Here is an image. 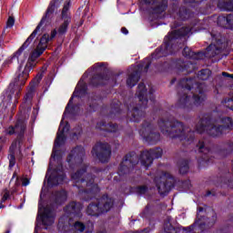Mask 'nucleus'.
I'll return each instance as SVG.
<instances>
[{"mask_svg": "<svg viewBox=\"0 0 233 233\" xmlns=\"http://www.w3.org/2000/svg\"><path fill=\"white\" fill-rule=\"evenodd\" d=\"M158 128L163 136H167V137H179L181 141L194 139V132L177 121L172 122L170 120L160 119L158 121Z\"/></svg>", "mask_w": 233, "mask_h": 233, "instance_id": "f257e3e1", "label": "nucleus"}, {"mask_svg": "<svg viewBox=\"0 0 233 233\" xmlns=\"http://www.w3.org/2000/svg\"><path fill=\"white\" fill-rule=\"evenodd\" d=\"M222 125H216L210 123V120L202 119L200 120L196 127L198 134H203L206 132L212 137H219L222 134H225L226 130H230L233 127V121L230 117L223 118Z\"/></svg>", "mask_w": 233, "mask_h": 233, "instance_id": "f03ea898", "label": "nucleus"}, {"mask_svg": "<svg viewBox=\"0 0 233 233\" xmlns=\"http://www.w3.org/2000/svg\"><path fill=\"white\" fill-rule=\"evenodd\" d=\"M152 94H154V89L150 86H145L141 83L137 86V96L139 101L138 106L135 107L131 113H128V116H133L131 121H139V117L143 116V108H147L148 105V97L152 99Z\"/></svg>", "mask_w": 233, "mask_h": 233, "instance_id": "7ed1b4c3", "label": "nucleus"}, {"mask_svg": "<svg viewBox=\"0 0 233 233\" xmlns=\"http://www.w3.org/2000/svg\"><path fill=\"white\" fill-rule=\"evenodd\" d=\"M56 220V213H54V209L50 207L43 208L41 206V202L38 205V216L36 218V226L35 228V233H39V225L45 227L46 230H47L48 227H52L54 225V221Z\"/></svg>", "mask_w": 233, "mask_h": 233, "instance_id": "20e7f679", "label": "nucleus"}, {"mask_svg": "<svg viewBox=\"0 0 233 233\" xmlns=\"http://www.w3.org/2000/svg\"><path fill=\"white\" fill-rule=\"evenodd\" d=\"M114 205V200L108 196L102 197L96 205L91 204L87 208L88 216H99L105 212H108Z\"/></svg>", "mask_w": 233, "mask_h": 233, "instance_id": "39448f33", "label": "nucleus"}, {"mask_svg": "<svg viewBox=\"0 0 233 233\" xmlns=\"http://www.w3.org/2000/svg\"><path fill=\"white\" fill-rule=\"evenodd\" d=\"M58 230L63 233H79L85 230V224L79 221L74 223L72 218H68V217L64 216L59 219Z\"/></svg>", "mask_w": 233, "mask_h": 233, "instance_id": "423d86ee", "label": "nucleus"}, {"mask_svg": "<svg viewBox=\"0 0 233 233\" xmlns=\"http://www.w3.org/2000/svg\"><path fill=\"white\" fill-rule=\"evenodd\" d=\"M154 183L160 196H167L172 188V178L168 173H157Z\"/></svg>", "mask_w": 233, "mask_h": 233, "instance_id": "0eeeda50", "label": "nucleus"}, {"mask_svg": "<svg viewBox=\"0 0 233 233\" xmlns=\"http://www.w3.org/2000/svg\"><path fill=\"white\" fill-rule=\"evenodd\" d=\"M56 35H57V30L56 29L51 32V35L47 34L44 35L35 50L33 51L28 59H37V57H39L48 47V42L52 41Z\"/></svg>", "mask_w": 233, "mask_h": 233, "instance_id": "6e6552de", "label": "nucleus"}, {"mask_svg": "<svg viewBox=\"0 0 233 233\" xmlns=\"http://www.w3.org/2000/svg\"><path fill=\"white\" fill-rule=\"evenodd\" d=\"M139 134L147 143H157V141H159V133L154 132V126L148 122L143 124L139 129Z\"/></svg>", "mask_w": 233, "mask_h": 233, "instance_id": "1a4fd4ad", "label": "nucleus"}, {"mask_svg": "<svg viewBox=\"0 0 233 233\" xmlns=\"http://www.w3.org/2000/svg\"><path fill=\"white\" fill-rule=\"evenodd\" d=\"M163 156V149L157 147L149 151H144L140 157V162L143 167L148 168L154 159H159Z\"/></svg>", "mask_w": 233, "mask_h": 233, "instance_id": "9d476101", "label": "nucleus"}, {"mask_svg": "<svg viewBox=\"0 0 233 233\" xmlns=\"http://www.w3.org/2000/svg\"><path fill=\"white\" fill-rule=\"evenodd\" d=\"M70 130V125L63 122V120L60 123L58 132L56 134V139L55 141V147L57 148V147H61L63 143H65V140L66 139V133ZM56 148L53 149V154L51 156L52 159H56Z\"/></svg>", "mask_w": 233, "mask_h": 233, "instance_id": "9b49d317", "label": "nucleus"}, {"mask_svg": "<svg viewBox=\"0 0 233 233\" xmlns=\"http://www.w3.org/2000/svg\"><path fill=\"white\" fill-rule=\"evenodd\" d=\"M46 179H47L48 187H56V185H61V183L65 181V173L62 168L55 169L53 171H50L49 168Z\"/></svg>", "mask_w": 233, "mask_h": 233, "instance_id": "f8f14e48", "label": "nucleus"}, {"mask_svg": "<svg viewBox=\"0 0 233 233\" xmlns=\"http://www.w3.org/2000/svg\"><path fill=\"white\" fill-rule=\"evenodd\" d=\"M70 8V2H66L64 5L62 10V24L57 29V34L63 35V34H66V30H68V25L72 23V16H70V13H68V9Z\"/></svg>", "mask_w": 233, "mask_h": 233, "instance_id": "ddd939ff", "label": "nucleus"}, {"mask_svg": "<svg viewBox=\"0 0 233 233\" xmlns=\"http://www.w3.org/2000/svg\"><path fill=\"white\" fill-rule=\"evenodd\" d=\"M93 155L96 154L101 163H106L110 159V146L108 144H97L93 148Z\"/></svg>", "mask_w": 233, "mask_h": 233, "instance_id": "4468645a", "label": "nucleus"}, {"mask_svg": "<svg viewBox=\"0 0 233 233\" xmlns=\"http://www.w3.org/2000/svg\"><path fill=\"white\" fill-rule=\"evenodd\" d=\"M26 128V124L23 120H18L14 127H9L7 129H5V133L8 136H13V134H18L21 136L22 134L25 133V130Z\"/></svg>", "mask_w": 233, "mask_h": 233, "instance_id": "2eb2a0df", "label": "nucleus"}, {"mask_svg": "<svg viewBox=\"0 0 233 233\" xmlns=\"http://www.w3.org/2000/svg\"><path fill=\"white\" fill-rule=\"evenodd\" d=\"M83 157H85V148L83 147H77L71 151L67 161L70 163V161L74 159L76 163H81V161H83Z\"/></svg>", "mask_w": 233, "mask_h": 233, "instance_id": "dca6fc26", "label": "nucleus"}, {"mask_svg": "<svg viewBox=\"0 0 233 233\" xmlns=\"http://www.w3.org/2000/svg\"><path fill=\"white\" fill-rule=\"evenodd\" d=\"M83 92H85V83L83 81H80V82H78L76 88L75 92L73 93V96L71 97V99L69 100V102L66 107L64 116L70 113V108L72 106V100L74 99V97H77L79 96V94H83Z\"/></svg>", "mask_w": 233, "mask_h": 233, "instance_id": "f3484780", "label": "nucleus"}, {"mask_svg": "<svg viewBox=\"0 0 233 233\" xmlns=\"http://www.w3.org/2000/svg\"><path fill=\"white\" fill-rule=\"evenodd\" d=\"M192 32L190 27H182L180 30L172 31L167 37H168L169 41L174 39H178V37H185V35H188Z\"/></svg>", "mask_w": 233, "mask_h": 233, "instance_id": "a211bd4d", "label": "nucleus"}, {"mask_svg": "<svg viewBox=\"0 0 233 233\" xmlns=\"http://www.w3.org/2000/svg\"><path fill=\"white\" fill-rule=\"evenodd\" d=\"M218 25L223 28H232L233 26V15H228L227 16H219L218 18Z\"/></svg>", "mask_w": 233, "mask_h": 233, "instance_id": "6ab92c4d", "label": "nucleus"}, {"mask_svg": "<svg viewBox=\"0 0 233 233\" xmlns=\"http://www.w3.org/2000/svg\"><path fill=\"white\" fill-rule=\"evenodd\" d=\"M19 145H20V142L15 140V142H13V144L10 147L9 150L12 153L9 156V167L10 168L15 167V157L14 156V152H15L16 148H19Z\"/></svg>", "mask_w": 233, "mask_h": 233, "instance_id": "aec40b11", "label": "nucleus"}, {"mask_svg": "<svg viewBox=\"0 0 233 233\" xmlns=\"http://www.w3.org/2000/svg\"><path fill=\"white\" fill-rule=\"evenodd\" d=\"M139 81V74L137 72H134L131 75H129L127 80V86H136V84Z\"/></svg>", "mask_w": 233, "mask_h": 233, "instance_id": "412c9836", "label": "nucleus"}, {"mask_svg": "<svg viewBox=\"0 0 233 233\" xmlns=\"http://www.w3.org/2000/svg\"><path fill=\"white\" fill-rule=\"evenodd\" d=\"M86 185L90 188L91 192H97L99 190L97 184H94V177H92L90 175L86 177Z\"/></svg>", "mask_w": 233, "mask_h": 233, "instance_id": "4be33fe9", "label": "nucleus"}, {"mask_svg": "<svg viewBox=\"0 0 233 233\" xmlns=\"http://www.w3.org/2000/svg\"><path fill=\"white\" fill-rule=\"evenodd\" d=\"M86 168L85 166H83L82 171H77L76 173L72 175V179L73 181H75L76 183H79V181H81V183H85V179L81 178L83 177V174H85Z\"/></svg>", "mask_w": 233, "mask_h": 233, "instance_id": "5701e85b", "label": "nucleus"}, {"mask_svg": "<svg viewBox=\"0 0 233 233\" xmlns=\"http://www.w3.org/2000/svg\"><path fill=\"white\" fill-rule=\"evenodd\" d=\"M65 210L66 214H76V212H79L80 210L79 204L72 202L66 208Z\"/></svg>", "mask_w": 233, "mask_h": 233, "instance_id": "b1692460", "label": "nucleus"}, {"mask_svg": "<svg viewBox=\"0 0 233 233\" xmlns=\"http://www.w3.org/2000/svg\"><path fill=\"white\" fill-rule=\"evenodd\" d=\"M218 8L227 12H233V2L218 3Z\"/></svg>", "mask_w": 233, "mask_h": 233, "instance_id": "393cba45", "label": "nucleus"}, {"mask_svg": "<svg viewBox=\"0 0 233 233\" xmlns=\"http://www.w3.org/2000/svg\"><path fill=\"white\" fill-rule=\"evenodd\" d=\"M193 101L195 105H201L205 101V94L203 92L198 91V96H193Z\"/></svg>", "mask_w": 233, "mask_h": 233, "instance_id": "a878e982", "label": "nucleus"}, {"mask_svg": "<svg viewBox=\"0 0 233 233\" xmlns=\"http://www.w3.org/2000/svg\"><path fill=\"white\" fill-rule=\"evenodd\" d=\"M63 201H66V191H60L56 193V203H63Z\"/></svg>", "mask_w": 233, "mask_h": 233, "instance_id": "bb28decb", "label": "nucleus"}, {"mask_svg": "<svg viewBox=\"0 0 233 233\" xmlns=\"http://www.w3.org/2000/svg\"><path fill=\"white\" fill-rule=\"evenodd\" d=\"M167 3L166 0H164L159 5H157V7L156 8V12L157 13L165 12V10H167Z\"/></svg>", "mask_w": 233, "mask_h": 233, "instance_id": "cd10ccee", "label": "nucleus"}, {"mask_svg": "<svg viewBox=\"0 0 233 233\" xmlns=\"http://www.w3.org/2000/svg\"><path fill=\"white\" fill-rule=\"evenodd\" d=\"M14 25H15V20L14 19V17L9 16L6 22L5 28H12Z\"/></svg>", "mask_w": 233, "mask_h": 233, "instance_id": "c85d7f7f", "label": "nucleus"}, {"mask_svg": "<svg viewBox=\"0 0 233 233\" xmlns=\"http://www.w3.org/2000/svg\"><path fill=\"white\" fill-rule=\"evenodd\" d=\"M210 76V70L204 69L200 71V79H207Z\"/></svg>", "mask_w": 233, "mask_h": 233, "instance_id": "c756f323", "label": "nucleus"}, {"mask_svg": "<svg viewBox=\"0 0 233 233\" xmlns=\"http://www.w3.org/2000/svg\"><path fill=\"white\" fill-rule=\"evenodd\" d=\"M188 170V162L184 161L180 166V174H185Z\"/></svg>", "mask_w": 233, "mask_h": 233, "instance_id": "7c9ffc66", "label": "nucleus"}, {"mask_svg": "<svg viewBox=\"0 0 233 233\" xmlns=\"http://www.w3.org/2000/svg\"><path fill=\"white\" fill-rule=\"evenodd\" d=\"M9 198H10V191H8V189H5L3 191L1 203H5V201H6V199H9Z\"/></svg>", "mask_w": 233, "mask_h": 233, "instance_id": "2f4dec72", "label": "nucleus"}, {"mask_svg": "<svg viewBox=\"0 0 233 233\" xmlns=\"http://www.w3.org/2000/svg\"><path fill=\"white\" fill-rule=\"evenodd\" d=\"M103 66H105L104 63H96L93 66V69L95 70V72H97L99 70H103Z\"/></svg>", "mask_w": 233, "mask_h": 233, "instance_id": "473e14b6", "label": "nucleus"}, {"mask_svg": "<svg viewBox=\"0 0 233 233\" xmlns=\"http://www.w3.org/2000/svg\"><path fill=\"white\" fill-rule=\"evenodd\" d=\"M147 190H148V187H147L146 186H142L137 187V194L143 195V194H147Z\"/></svg>", "mask_w": 233, "mask_h": 233, "instance_id": "72a5a7b5", "label": "nucleus"}, {"mask_svg": "<svg viewBox=\"0 0 233 233\" xmlns=\"http://www.w3.org/2000/svg\"><path fill=\"white\" fill-rule=\"evenodd\" d=\"M187 101H190V96L184 95L183 96L180 97L179 103L181 105H185L186 103H187Z\"/></svg>", "mask_w": 233, "mask_h": 233, "instance_id": "f704fd0d", "label": "nucleus"}, {"mask_svg": "<svg viewBox=\"0 0 233 233\" xmlns=\"http://www.w3.org/2000/svg\"><path fill=\"white\" fill-rule=\"evenodd\" d=\"M198 147L199 148L200 152H205L207 150V147H205V143L199 142L198 145Z\"/></svg>", "mask_w": 233, "mask_h": 233, "instance_id": "c9c22d12", "label": "nucleus"}, {"mask_svg": "<svg viewBox=\"0 0 233 233\" xmlns=\"http://www.w3.org/2000/svg\"><path fill=\"white\" fill-rule=\"evenodd\" d=\"M183 56L186 57H190V49L188 47L184 48Z\"/></svg>", "mask_w": 233, "mask_h": 233, "instance_id": "e433bc0d", "label": "nucleus"}, {"mask_svg": "<svg viewBox=\"0 0 233 233\" xmlns=\"http://www.w3.org/2000/svg\"><path fill=\"white\" fill-rule=\"evenodd\" d=\"M22 185H23V187H28V185H30V179L23 178L22 179Z\"/></svg>", "mask_w": 233, "mask_h": 233, "instance_id": "4c0bfd02", "label": "nucleus"}, {"mask_svg": "<svg viewBox=\"0 0 233 233\" xmlns=\"http://www.w3.org/2000/svg\"><path fill=\"white\" fill-rule=\"evenodd\" d=\"M144 61L146 63V66H145L146 70H148V67L150 66V59L146 58Z\"/></svg>", "mask_w": 233, "mask_h": 233, "instance_id": "58836bf2", "label": "nucleus"}, {"mask_svg": "<svg viewBox=\"0 0 233 233\" xmlns=\"http://www.w3.org/2000/svg\"><path fill=\"white\" fill-rule=\"evenodd\" d=\"M146 5H155L156 0H142Z\"/></svg>", "mask_w": 233, "mask_h": 233, "instance_id": "ea45409f", "label": "nucleus"}, {"mask_svg": "<svg viewBox=\"0 0 233 233\" xmlns=\"http://www.w3.org/2000/svg\"><path fill=\"white\" fill-rule=\"evenodd\" d=\"M215 48H216V46L210 45V46L207 48V52L210 53V52H212V50H214Z\"/></svg>", "mask_w": 233, "mask_h": 233, "instance_id": "a19ab883", "label": "nucleus"}, {"mask_svg": "<svg viewBox=\"0 0 233 233\" xmlns=\"http://www.w3.org/2000/svg\"><path fill=\"white\" fill-rule=\"evenodd\" d=\"M222 76H223L224 77H231V79H233V75H230V74H228V73L223 72V73H222Z\"/></svg>", "mask_w": 233, "mask_h": 233, "instance_id": "79ce46f5", "label": "nucleus"}, {"mask_svg": "<svg viewBox=\"0 0 233 233\" xmlns=\"http://www.w3.org/2000/svg\"><path fill=\"white\" fill-rule=\"evenodd\" d=\"M121 32H122V34H125V35H127V34H128V29L126 28V27H123V28L121 29Z\"/></svg>", "mask_w": 233, "mask_h": 233, "instance_id": "37998d69", "label": "nucleus"}, {"mask_svg": "<svg viewBox=\"0 0 233 233\" xmlns=\"http://www.w3.org/2000/svg\"><path fill=\"white\" fill-rule=\"evenodd\" d=\"M169 230H174V227H172V225H169V228L168 229H167V228H165V232L170 233Z\"/></svg>", "mask_w": 233, "mask_h": 233, "instance_id": "c03bdc74", "label": "nucleus"}, {"mask_svg": "<svg viewBox=\"0 0 233 233\" xmlns=\"http://www.w3.org/2000/svg\"><path fill=\"white\" fill-rule=\"evenodd\" d=\"M116 128H117V126H116V125L111 126L110 132H116Z\"/></svg>", "mask_w": 233, "mask_h": 233, "instance_id": "a18cd8bd", "label": "nucleus"}, {"mask_svg": "<svg viewBox=\"0 0 233 233\" xmlns=\"http://www.w3.org/2000/svg\"><path fill=\"white\" fill-rule=\"evenodd\" d=\"M32 97V93H29L25 96V100L28 101Z\"/></svg>", "mask_w": 233, "mask_h": 233, "instance_id": "49530a36", "label": "nucleus"}, {"mask_svg": "<svg viewBox=\"0 0 233 233\" xmlns=\"http://www.w3.org/2000/svg\"><path fill=\"white\" fill-rule=\"evenodd\" d=\"M201 212H203V208H198V218H199V214H201Z\"/></svg>", "mask_w": 233, "mask_h": 233, "instance_id": "de8ad7c7", "label": "nucleus"}, {"mask_svg": "<svg viewBox=\"0 0 233 233\" xmlns=\"http://www.w3.org/2000/svg\"><path fill=\"white\" fill-rule=\"evenodd\" d=\"M35 79H36L37 83H39V81H41V76H36Z\"/></svg>", "mask_w": 233, "mask_h": 233, "instance_id": "09e8293b", "label": "nucleus"}, {"mask_svg": "<svg viewBox=\"0 0 233 233\" xmlns=\"http://www.w3.org/2000/svg\"><path fill=\"white\" fill-rule=\"evenodd\" d=\"M125 168H127V167H125V166H121L120 167V172H123V170H125Z\"/></svg>", "mask_w": 233, "mask_h": 233, "instance_id": "8fccbe9b", "label": "nucleus"}, {"mask_svg": "<svg viewBox=\"0 0 233 233\" xmlns=\"http://www.w3.org/2000/svg\"><path fill=\"white\" fill-rule=\"evenodd\" d=\"M0 208H5V206H3V204H0Z\"/></svg>", "mask_w": 233, "mask_h": 233, "instance_id": "3c124183", "label": "nucleus"}, {"mask_svg": "<svg viewBox=\"0 0 233 233\" xmlns=\"http://www.w3.org/2000/svg\"><path fill=\"white\" fill-rule=\"evenodd\" d=\"M90 226H91V230H92V228H94V224H90Z\"/></svg>", "mask_w": 233, "mask_h": 233, "instance_id": "603ef678", "label": "nucleus"}, {"mask_svg": "<svg viewBox=\"0 0 233 233\" xmlns=\"http://www.w3.org/2000/svg\"><path fill=\"white\" fill-rule=\"evenodd\" d=\"M127 161H128V160H125V161L123 162V165H125V163H127Z\"/></svg>", "mask_w": 233, "mask_h": 233, "instance_id": "864d4df0", "label": "nucleus"}]
</instances>
